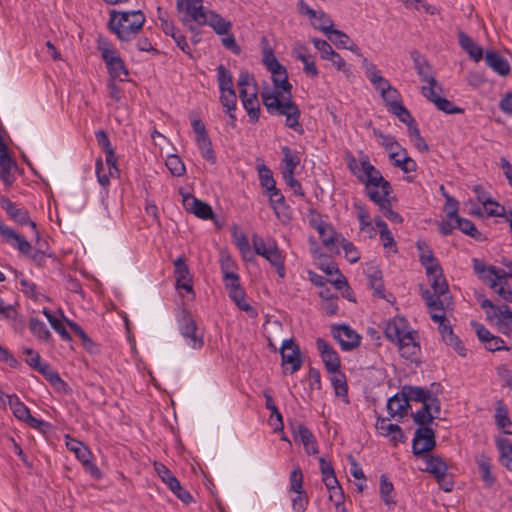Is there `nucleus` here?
Wrapping results in <instances>:
<instances>
[{"label": "nucleus", "instance_id": "5", "mask_svg": "<svg viewBox=\"0 0 512 512\" xmlns=\"http://www.w3.org/2000/svg\"><path fill=\"white\" fill-rule=\"evenodd\" d=\"M362 175L359 181L365 185V191L371 201L374 203L384 197H389L392 192L390 183L382 176L381 172L370 163L369 157H361Z\"/></svg>", "mask_w": 512, "mask_h": 512}, {"label": "nucleus", "instance_id": "52", "mask_svg": "<svg viewBox=\"0 0 512 512\" xmlns=\"http://www.w3.org/2000/svg\"><path fill=\"white\" fill-rule=\"evenodd\" d=\"M368 280L371 288L374 290V293L379 298H385L382 272L378 269H375L368 275Z\"/></svg>", "mask_w": 512, "mask_h": 512}, {"label": "nucleus", "instance_id": "18", "mask_svg": "<svg viewBox=\"0 0 512 512\" xmlns=\"http://www.w3.org/2000/svg\"><path fill=\"white\" fill-rule=\"evenodd\" d=\"M0 205L13 221L20 225H29L34 230L36 236H38L36 223L30 219L29 213L26 209L17 206L6 197H1Z\"/></svg>", "mask_w": 512, "mask_h": 512}, {"label": "nucleus", "instance_id": "9", "mask_svg": "<svg viewBox=\"0 0 512 512\" xmlns=\"http://www.w3.org/2000/svg\"><path fill=\"white\" fill-rule=\"evenodd\" d=\"M98 50L101 52L102 59L107 66L111 80L118 79L125 81L129 74L128 70L119 53L111 46L110 42L105 38H99Z\"/></svg>", "mask_w": 512, "mask_h": 512}, {"label": "nucleus", "instance_id": "41", "mask_svg": "<svg viewBox=\"0 0 512 512\" xmlns=\"http://www.w3.org/2000/svg\"><path fill=\"white\" fill-rule=\"evenodd\" d=\"M217 80L220 92L235 91L232 74L224 65L217 67Z\"/></svg>", "mask_w": 512, "mask_h": 512}, {"label": "nucleus", "instance_id": "32", "mask_svg": "<svg viewBox=\"0 0 512 512\" xmlns=\"http://www.w3.org/2000/svg\"><path fill=\"white\" fill-rule=\"evenodd\" d=\"M294 52L296 58L303 63L304 72L312 77H317L319 72L315 65L314 56L309 54L308 49L303 45H298Z\"/></svg>", "mask_w": 512, "mask_h": 512}, {"label": "nucleus", "instance_id": "11", "mask_svg": "<svg viewBox=\"0 0 512 512\" xmlns=\"http://www.w3.org/2000/svg\"><path fill=\"white\" fill-rule=\"evenodd\" d=\"M432 320L438 323V331L446 345L452 347L460 356H466V348L453 332V328L445 313L432 315Z\"/></svg>", "mask_w": 512, "mask_h": 512}, {"label": "nucleus", "instance_id": "4", "mask_svg": "<svg viewBox=\"0 0 512 512\" xmlns=\"http://www.w3.org/2000/svg\"><path fill=\"white\" fill-rule=\"evenodd\" d=\"M146 21L142 11L116 12L111 11L109 29L120 41H130L136 37Z\"/></svg>", "mask_w": 512, "mask_h": 512}, {"label": "nucleus", "instance_id": "21", "mask_svg": "<svg viewBox=\"0 0 512 512\" xmlns=\"http://www.w3.org/2000/svg\"><path fill=\"white\" fill-rule=\"evenodd\" d=\"M183 204L188 212L193 213L198 218L203 220L214 218V212L211 206L208 203L195 198L194 196L188 195L184 197Z\"/></svg>", "mask_w": 512, "mask_h": 512}, {"label": "nucleus", "instance_id": "23", "mask_svg": "<svg viewBox=\"0 0 512 512\" xmlns=\"http://www.w3.org/2000/svg\"><path fill=\"white\" fill-rule=\"evenodd\" d=\"M477 200L484 206L488 216H503L505 209L494 201L481 185H476L473 189Z\"/></svg>", "mask_w": 512, "mask_h": 512}, {"label": "nucleus", "instance_id": "6", "mask_svg": "<svg viewBox=\"0 0 512 512\" xmlns=\"http://www.w3.org/2000/svg\"><path fill=\"white\" fill-rule=\"evenodd\" d=\"M240 98L246 110L249 121L256 123L260 116V104L258 100V86L255 78L247 71H242L238 79Z\"/></svg>", "mask_w": 512, "mask_h": 512}, {"label": "nucleus", "instance_id": "62", "mask_svg": "<svg viewBox=\"0 0 512 512\" xmlns=\"http://www.w3.org/2000/svg\"><path fill=\"white\" fill-rule=\"evenodd\" d=\"M421 92L425 98H427L430 102L435 104V99L441 98L439 93L442 92V87L437 83L424 85L421 87Z\"/></svg>", "mask_w": 512, "mask_h": 512}, {"label": "nucleus", "instance_id": "36", "mask_svg": "<svg viewBox=\"0 0 512 512\" xmlns=\"http://www.w3.org/2000/svg\"><path fill=\"white\" fill-rule=\"evenodd\" d=\"M500 452V461L509 471H512V442L503 438L497 441Z\"/></svg>", "mask_w": 512, "mask_h": 512}, {"label": "nucleus", "instance_id": "61", "mask_svg": "<svg viewBox=\"0 0 512 512\" xmlns=\"http://www.w3.org/2000/svg\"><path fill=\"white\" fill-rule=\"evenodd\" d=\"M373 134L380 140L381 146L389 153L394 147H398V142L392 135H385L379 129L374 128Z\"/></svg>", "mask_w": 512, "mask_h": 512}, {"label": "nucleus", "instance_id": "48", "mask_svg": "<svg viewBox=\"0 0 512 512\" xmlns=\"http://www.w3.org/2000/svg\"><path fill=\"white\" fill-rule=\"evenodd\" d=\"M311 23L315 29L322 31L326 36L334 29L333 20L323 11H319L317 19Z\"/></svg>", "mask_w": 512, "mask_h": 512}, {"label": "nucleus", "instance_id": "16", "mask_svg": "<svg viewBox=\"0 0 512 512\" xmlns=\"http://www.w3.org/2000/svg\"><path fill=\"white\" fill-rule=\"evenodd\" d=\"M331 332L344 351H351L360 345L361 336L348 325L333 326Z\"/></svg>", "mask_w": 512, "mask_h": 512}, {"label": "nucleus", "instance_id": "10", "mask_svg": "<svg viewBox=\"0 0 512 512\" xmlns=\"http://www.w3.org/2000/svg\"><path fill=\"white\" fill-rule=\"evenodd\" d=\"M252 245L255 253L265 258L275 269L280 278L286 275L285 257L274 241L266 244L264 240L254 234L252 236Z\"/></svg>", "mask_w": 512, "mask_h": 512}, {"label": "nucleus", "instance_id": "39", "mask_svg": "<svg viewBox=\"0 0 512 512\" xmlns=\"http://www.w3.org/2000/svg\"><path fill=\"white\" fill-rule=\"evenodd\" d=\"M8 404L13 412V415L21 420L26 421V419L30 416V409L19 400L16 395L8 396Z\"/></svg>", "mask_w": 512, "mask_h": 512}, {"label": "nucleus", "instance_id": "56", "mask_svg": "<svg viewBox=\"0 0 512 512\" xmlns=\"http://www.w3.org/2000/svg\"><path fill=\"white\" fill-rule=\"evenodd\" d=\"M220 102L225 112H235L237 95L235 91L220 92Z\"/></svg>", "mask_w": 512, "mask_h": 512}, {"label": "nucleus", "instance_id": "63", "mask_svg": "<svg viewBox=\"0 0 512 512\" xmlns=\"http://www.w3.org/2000/svg\"><path fill=\"white\" fill-rule=\"evenodd\" d=\"M229 296L235 302L239 309L246 312L252 310V307L245 301V292L241 287L236 290L230 291Z\"/></svg>", "mask_w": 512, "mask_h": 512}, {"label": "nucleus", "instance_id": "31", "mask_svg": "<svg viewBox=\"0 0 512 512\" xmlns=\"http://www.w3.org/2000/svg\"><path fill=\"white\" fill-rule=\"evenodd\" d=\"M427 277L429 279L431 288L433 289V293L438 294H449V287L446 282L445 277L443 276V271L441 267L432 269H428Z\"/></svg>", "mask_w": 512, "mask_h": 512}, {"label": "nucleus", "instance_id": "34", "mask_svg": "<svg viewBox=\"0 0 512 512\" xmlns=\"http://www.w3.org/2000/svg\"><path fill=\"white\" fill-rule=\"evenodd\" d=\"M4 239L24 255H30L32 252L31 244L24 237L16 233L13 229L7 232V235Z\"/></svg>", "mask_w": 512, "mask_h": 512}, {"label": "nucleus", "instance_id": "59", "mask_svg": "<svg viewBox=\"0 0 512 512\" xmlns=\"http://www.w3.org/2000/svg\"><path fill=\"white\" fill-rule=\"evenodd\" d=\"M354 208L357 211V218L359 220L360 224V230L364 231L367 228H370L373 230V227L371 225L370 215L367 209L361 204V203H355Z\"/></svg>", "mask_w": 512, "mask_h": 512}, {"label": "nucleus", "instance_id": "58", "mask_svg": "<svg viewBox=\"0 0 512 512\" xmlns=\"http://www.w3.org/2000/svg\"><path fill=\"white\" fill-rule=\"evenodd\" d=\"M381 97L384 100L387 107L401 102V95L398 90L394 87L385 86L382 89Z\"/></svg>", "mask_w": 512, "mask_h": 512}, {"label": "nucleus", "instance_id": "22", "mask_svg": "<svg viewBox=\"0 0 512 512\" xmlns=\"http://www.w3.org/2000/svg\"><path fill=\"white\" fill-rule=\"evenodd\" d=\"M174 274L176 277V288L178 290L184 289L186 292L192 293V280L184 257L180 256L174 261Z\"/></svg>", "mask_w": 512, "mask_h": 512}, {"label": "nucleus", "instance_id": "50", "mask_svg": "<svg viewBox=\"0 0 512 512\" xmlns=\"http://www.w3.org/2000/svg\"><path fill=\"white\" fill-rule=\"evenodd\" d=\"M67 447L75 453V456L81 462H87V458H91L89 449L83 443L75 439H70V441L67 442Z\"/></svg>", "mask_w": 512, "mask_h": 512}, {"label": "nucleus", "instance_id": "27", "mask_svg": "<svg viewBox=\"0 0 512 512\" xmlns=\"http://www.w3.org/2000/svg\"><path fill=\"white\" fill-rule=\"evenodd\" d=\"M475 462L478 466L484 486L486 488H491L496 481V478L491 472V458L482 453L475 456Z\"/></svg>", "mask_w": 512, "mask_h": 512}, {"label": "nucleus", "instance_id": "33", "mask_svg": "<svg viewBox=\"0 0 512 512\" xmlns=\"http://www.w3.org/2000/svg\"><path fill=\"white\" fill-rule=\"evenodd\" d=\"M410 404L406 402L402 395L396 394L392 396L387 402V410L390 417L403 416Z\"/></svg>", "mask_w": 512, "mask_h": 512}, {"label": "nucleus", "instance_id": "64", "mask_svg": "<svg viewBox=\"0 0 512 512\" xmlns=\"http://www.w3.org/2000/svg\"><path fill=\"white\" fill-rule=\"evenodd\" d=\"M294 497L291 498L292 508L296 512H304L308 506V496L305 491L293 492Z\"/></svg>", "mask_w": 512, "mask_h": 512}, {"label": "nucleus", "instance_id": "47", "mask_svg": "<svg viewBox=\"0 0 512 512\" xmlns=\"http://www.w3.org/2000/svg\"><path fill=\"white\" fill-rule=\"evenodd\" d=\"M428 405H424L412 414L413 421L420 425L421 427H428V424H431L433 420L436 418V415H434L428 408Z\"/></svg>", "mask_w": 512, "mask_h": 512}, {"label": "nucleus", "instance_id": "45", "mask_svg": "<svg viewBox=\"0 0 512 512\" xmlns=\"http://www.w3.org/2000/svg\"><path fill=\"white\" fill-rule=\"evenodd\" d=\"M407 127H408V131H409V136H410L414 146L421 152H428L429 146L427 145L424 138L421 136L420 130H419L416 122L413 121L412 123L408 124Z\"/></svg>", "mask_w": 512, "mask_h": 512}, {"label": "nucleus", "instance_id": "42", "mask_svg": "<svg viewBox=\"0 0 512 512\" xmlns=\"http://www.w3.org/2000/svg\"><path fill=\"white\" fill-rule=\"evenodd\" d=\"M417 247L420 251V261L425 267L426 272L430 267L432 269L440 267L438 260L434 257L433 252L426 246L425 243H417Z\"/></svg>", "mask_w": 512, "mask_h": 512}, {"label": "nucleus", "instance_id": "25", "mask_svg": "<svg viewBox=\"0 0 512 512\" xmlns=\"http://www.w3.org/2000/svg\"><path fill=\"white\" fill-rule=\"evenodd\" d=\"M425 467L421 468L422 471L432 474L434 477L441 476L448 471V465L442 457L433 454L421 455Z\"/></svg>", "mask_w": 512, "mask_h": 512}, {"label": "nucleus", "instance_id": "28", "mask_svg": "<svg viewBox=\"0 0 512 512\" xmlns=\"http://www.w3.org/2000/svg\"><path fill=\"white\" fill-rule=\"evenodd\" d=\"M389 418H378L376 422V429L384 436L391 435L392 441L404 442L405 436L401 427L397 424L388 423Z\"/></svg>", "mask_w": 512, "mask_h": 512}, {"label": "nucleus", "instance_id": "46", "mask_svg": "<svg viewBox=\"0 0 512 512\" xmlns=\"http://www.w3.org/2000/svg\"><path fill=\"white\" fill-rule=\"evenodd\" d=\"M375 204L379 207L383 215L394 223H401L403 221L401 215L391 208V202L389 197H384L380 201L375 202Z\"/></svg>", "mask_w": 512, "mask_h": 512}, {"label": "nucleus", "instance_id": "1", "mask_svg": "<svg viewBox=\"0 0 512 512\" xmlns=\"http://www.w3.org/2000/svg\"><path fill=\"white\" fill-rule=\"evenodd\" d=\"M274 90L269 88L261 92L264 106L269 113H277L285 116V125L299 134H303V126L299 122L301 115L299 107L291 100L292 85L288 81L287 71L284 66L281 69L270 71Z\"/></svg>", "mask_w": 512, "mask_h": 512}, {"label": "nucleus", "instance_id": "19", "mask_svg": "<svg viewBox=\"0 0 512 512\" xmlns=\"http://www.w3.org/2000/svg\"><path fill=\"white\" fill-rule=\"evenodd\" d=\"M180 332L191 348L200 349L203 347V335L198 334L197 324L190 315H185L183 317Z\"/></svg>", "mask_w": 512, "mask_h": 512}, {"label": "nucleus", "instance_id": "7", "mask_svg": "<svg viewBox=\"0 0 512 512\" xmlns=\"http://www.w3.org/2000/svg\"><path fill=\"white\" fill-rule=\"evenodd\" d=\"M480 306L485 311L486 320L495 325L500 333L507 335L512 331V310L508 305H495L483 298Z\"/></svg>", "mask_w": 512, "mask_h": 512}, {"label": "nucleus", "instance_id": "44", "mask_svg": "<svg viewBox=\"0 0 512 512\" xmlns=\"http://www.w3.org/2000/svg\"><path fill=\"white\" fill-rule=\"evenodd\" d=\"M197 146L205 160L214 164L216 162L215 153L209 135L201 138H195Z\"/></svg>", "mask_w": 512, "mask_h": 512}, {"label": "nucleus", "instance_id": "3", "mask_svg": "<svg viewBox=\"0 0 512 512\" xmlns=\"http://www.w3.org/2000/svg\"><path fill=\"white\" fill-rule=\"evenodd\" d=\"M386 338L398 346L402 357L410 359L419 351L416 342V332L409 330L408 323L403 317H394L384 328Z\"/></svg>", "mask_w": 512, "mask_h": 512}, {"label": "nucleus", "instance_id": "14", "mask_svg": "<svg viewBox=\"0 0 512 512\" xmlns=\"http://www.w3.org/2000/svg\"><path fill=\"white\" fill-rule=\"evenodd\" d=\"M436 446L435 432L430 427H420L416 430L412 441V451L416 456L427 454Z\"/></svg>", "mask_w": 512, "mask_h": 512}, {"label": "nucleus", "instance_id": "55", "mask_svg": "<svg viewBox=\"0 0 512 512\" xmlns=\"http://www.w3.org/2000/svg\"><path fill=\"white\" fill-rule=\"evenodd\" d=\"M166 167L169 169L171 174L176 177H180L185 173V165L178 155H170L166 160Z\"/></svg>", "mask_w": 512, "mask_h": 512}, {"label": "nucleus", "instance_id": "38", "mask_svg": "<svg viewBox=\"0 0 512 512\" xmlns=\"http://www.w3.org/2000/svg\"><path fill=\"white\" fill-rule=\"evenodd\" d=\"M29 329L31 333L39 340L48 342L51 340V333L46 324L38 318H30Z\"/></svg>", "mask_w": 512, "mask_h": 512}, {"label": "nucleus", "instance_id": "24", "mask_svg": "<svg viewBox=\"0 0 512 512\" xmlns=\"http://www.w3.org/2000/svg\"><path fill=\"white\" fill-rule=\"evenodd\" d=\"M293 435L295 440L299 439L301 441L308 454L318 453L315 437L305 425L299 424L294 427Z\"/></svg>", "mask_w": 512, "mask_h": 512}, {"label": "nucleus", "instance_id": "29", "mask_svg": "<svg viewBox=\"0 0 512 512\" xmlns=\"http://www.w3.org/2000/svg\"><path fill=\"white\" fill-rule=\"evenodd\" d=\"M458 42L460 47L468 53V55L476 62H479L483 58L482 48L473 41L465 32H458Z\"/></svg>", "mask_w": 512, "mask_h": 512}, {"label": "nucleus", "instance_id": "8", "mask_svg": "<svg viewBox=\"0 0 512 512\" xmlns=\"http://www.w3.org/2000/svg\"><path fill=\"white\" fill-rule=\"evenodd\" d=\"M472 262L475 274L496 294L499 286L508 285L507 279L512 278V272H506L494 265H487L483 260L474 258Z\"/></svg>", "mask_w": 512, "mask_h": 512}, {"label": "nucleus", "instance_id": "51", "mask_svg": "<svg viewBox=\"0 0 512 512\" xmlns=\"http://www.w3.org/2000/svg\"><path fill=\"white\" fill-rule=\"evenodd\" d=\"M388 108V111L394 114L401 122L406 124L412 123L414 118L412 117L411 113L408 111V109L402 104V102H399L397 104L391 105Z\"/></svg>", "mask_w": 512, "mask_h": 512}, {"label": "nucleus", "instance_id": "57", "mask_svg": "<svg viewBox=\"0 0 512 512\" xmlns=\"http://www.w3.org/2000/svg\"><path fill=\"white\" fill-rule=\"evenodd\" d=\"M282 152L284 154L283 162L285 163V169L283 173H294L295 168L300 163L299 158L293 155L291 149L288 146L282 147Z\"/></svg>", "mask_w": 512, "mask_h": 512}, {"label": "nucleus", "instance_id": "43", "mask_svg": "<svg viewBox=\"0 0 512 512\" xmlns=\"http://www.w3.org/2000/svg\"><path fill=\"white\" fill-rule=\"evenodd\" d=\"M414 63L421 81L426 82L427 84L435 83L436 79L432 75V69L425 59L420 57L415 58Z\"/></svg>", "mask_w": 512, "mask_h": 512}, {"label": "nucleus", "instance_id": "12", "mask_svg": "<svg viewBox=\"0 0 512 512\" xmlns=\"http://www.w3.org/2000/svg\"><path fill=\"white\" fill-rule=\"evenodd\" d=\"M280 354L284 372L289 371V373L292 374L301 368L302 358L300 348L292 339H286L283 341Z\"/></svg>", "mask_w": 512, "mask_h": 512}, {"label": "nucleus", "instance_id": "53", "mask_svg": "<svg viewBox=\"0 0 512 512\" xmlns=\"http://www.w3.org/2000/svg\"><path fill=\"white\" fill-rule=\"evenodd\" d=\"M289 492L305 491L303 487V473L300 467H295L289 476Z\"/></svg>", "mask_w": 512, "mask_h": 512}, {"label": "nucleus", "instance_id": "26", "mask_svg": "<svg viewBox=\"0 0 512 512\" xmlns=\"http://www.w3.org/2000/svg\"><path fill=\"white\" fill-rule=\"evenodd\" d=\"M485 62L488 67L500 76H507L511 71L509 62L496 51H487L485 55Z\"/></svg>", "mask_w": 512, "mask_h": 512}, {"label": "nucleus", "instance_id": "15", "mask_svg": "<svg viewBox=\"0 0 512 512\" xmlns=\"http://www.w3.org/2000/svg\"><path fill=\"white\" fill-rule=\"evenodd\" d=\"M106 165L108 167V173L103 172L104 164L101 158L96 160V174L98 182L101 186L106 187L110 183V178H118L120 176V170L117 167V156L114 150H109L105 153Z\"/></svg>", "mask_w": 512, "mask_h": 512}, {"label": "nucleus", "instance_id": "30", "mask_svg": "<svg viewBox=\"0 0 512 512\" xmlns=\"http://www.w3.org/2000/svg\"><path fill=\"white\" fill-rule=\"evenodd\" d=\"M322 480L329 491L330 501H332L337 508L344 505V493L335 474L323 477Z\"/></svg>", "mask_w": 512, "mask_h": 512}, {"label": "nucleus", "instance_id": "60", "mask_svg": "<svg viewBox=\"0 0 512 512\" xmlns=\"http://www.w3.org/2000/svg\"><path fill=\"white\" fill-rule=\"evenodd\" d=\"M394 490L393 484L388 480L385 475H381L380 477V495L382 500L386 504L394 503L391 494Z\"/></svg>", "mask_w": 512, "mask_h": 512}, {"label": "nucleus", "instance_id": "13", "mask_svg": "<svg viewBox=\"0 0 512 512\" xmlns=\"http://www.w3.org/2000/svg\"><path fill=\"white\" fill-rule=\"evenodd\" d=\"M158 22L159 27L165 35L170 36L175 41L176 45L186 54L190 55V48L186 41V37L181 31L174 25L168 17V14L159 7L158 8Z\"/></svg>", "mask_w": 512, "mask_h": 512}, {"label": "nucleus", "instance_id": "40", "mask_svg": "<svg viewBox=\"0 0 512 512\" xmlns=\"http://www.w3.org/2000/svg\"><path fill=\"white\" fill-rule=\"evenodd\" d=\"M456 227L477 241L484 240L483 234L476 228L475 224L468 219L457 216Z\"/></svg>", "mask_w": 512, "mask_h": 512}, {"label": "nucleus", "instance_id": "2", "mask_svg": "<svg viewBox=\"0 0 512 512\" xmlns=\"http://www.w3.org/2000/svg\"><path fill=\"white\" fill-rule=\"evenodd\" d=\"M178 12L183 13L181 21L187 24L194 21L199 25H209L218 35H228L232 24L214 11H204L203 0H176Z\"/></svg>", "mask_w": 512, "mask_h": 512}, {"label": "nucleus", "instance_id": "49", "mask_svg": "<svg viewBox=\"0 0 512 512\" xmlns=\"http://www.w3.org/2000/svg\"><path fill=\"white\" fill-rule=\"evenodd\" d=\"M332 374L333 376L331 377V382L335 390V394L340 397H346L348 393V386L345 375L340 372V369L338 372Z\"/></svg>", "mask_w": 512, "mask_h": 512}, {"label": "nucleus", "instance_id": "20", "mask_svg": "<svg viewBox=\"0 0 512 512\" xmlns=\"http://www.w3.org/2000/svg\"><path fill=\"white\" fill-rule=\"evenodd\" d=\"M422 297L429 309L430 316L434 314L444 313L446 309H450L451 296L448 294L431 293L429 290L422 291Z\"/></svg>", "mask_w": 512, "mask_h": 512}, {"label": "nucleus", "instance_id": "17", "mask_svg": "<svg viewBox=\"0 0 512 512\" xmlns=\"http://www.w3.org/2000/svg\"><path fill=\"white\" fill-rule=\"evenodd\" d=\"M316 346L326 370L329 373L338 372L341 367V361L336 350L323 338H317Z\"/></svg>", "mask_w": 512, "mask_h": 512}, {"label": "nucleus", "instance_id": "54", "mask_svg": "<svg viewBox=\"0 0 512 512\" xmlns=\"http://www.w3.org/2000/svg\"><path fill=\"white\" fill-rule=\"evenodd\" d=\"M257 170L261 186L266 190L271 188L274 189V185H276V183L273 178L272 171L264 164L258 165Z\"/></svg>", "mask_w": 512, "mask_h": 512}, {"label": "nucleus", "instance_id": "35", "mask_svg": "<svg viewBox=\"0 0 512 512\" xmlns=\"http://www.w3.org/2000/svg\"><path fill=\"white\" fill-rule=\"evenodd\" d=\"M429 390L421 387L405 385L401 389V395L407 403L410 401L423 403Z\"/></svg>", "mask_w": 512, "mask_h": 512}, {"label": "nucleus", "instance_id": "37", "mask_svg": "<svg viewBox=\"0 0 512 512\" xmlns=\"http://www.w3.org/2000/svg\"><path fill=\"white\" fill-rule=\"evenodd\" d=\"M327 38L334 43L339 48L344 49H350L351 51L358 53L359 48L357 46H348L350 43V37L344 33L343 31H340L338 29H333L328 35Z\"/></svg>", "mask_w": 512, "mask_h": 512}]
</instances>
